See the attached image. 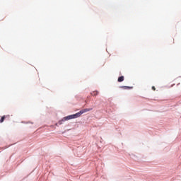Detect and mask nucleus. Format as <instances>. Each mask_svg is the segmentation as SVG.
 Masks as SVG:
<instances>
[{
  "label": "nucleus",
  "mask_w": 181,
  "mask_h": 181,
  "mask_svg": "<svg viewBox=\"0 0 181 181\" xmlns=\"http://www.w3.org/2000/svg\"><path fill=\"white\" fill-rule=\"evenodd\" d=\"M92 110H93V108H86V109H83V110L79 111L78 112L81 113V115H83L84 113H86L87 112H90Z\"/></svg>",
  "instance_id": "f257e3e1"
},
{
  "label": "nucleus",
  "mask_w": 181,
  "mask_h": 181,
  "mask_svg": "<svg viewBox=\"0 0 181 181\" xmlns=\"http://www.w3.org/2000/svg\"><path fill=\"white\" fill-rule=\"evenodd\" d=\"M74 119H76L78 117H80L81 116V112H76V114L71 115Z\"/></svg>",
  "instance_id": "f03ea898"
},
{
  "label": "nucleus",
  "mask_w": 181,
  "mask_h": 181,
  "mask_svg": "<svg viewBox=\"0 0 181 181\" xmlns=\"http://www.w3.org/2000/svg\"><path fill=\"white\" fill-rule=\"evenodd\" d=\"M7 117H9V115H4L2 116L1 119H0V124L3 123Z\"/></svg>",
  "instance_id": "7ed1b4c3"
},
{
  "label": "nucleus",
  "mask_w": 181,
  "mask_h": 181,
  "mask_svg": "<svg viewBox=\"0 0 181 181\" xmlns=\"http://www.w3.org/2000/svg\"><path fill=\"white\" fill-rule=\"evenodd\" d=\"M74 119L71 115H69L66 117H64V119H65V121H67V120H69V119Z\"/></svg>",
  "instance_id": "20e7f679"
},
{
  "label": "nucleus",
  "mask_w": 181,
  "mask_h": 181,
  "mask_svg": "<svg viewBox=\"0 0 181 181\" xmlns=\"http://www.w3.org/2000/svg\"><path fill=\"white\" fill-rule=\"evenodd\" d=\"M124 76H120V77L118 78L117 81H118L119 83H121V82L124 81Z\"/></svg>",
  "instance_id": "39448f33"
},
{
  "label": "nucleus",
  "mask_w": 181,
  "mask_h": 181,
  "mask_svg": "<svg viewBox=\"0 0 181 181\" xmlns=\"http://www.w3.org/2000/svg\"><path fill=\"white\" fill-rule=\"evenodd\" d=\"M122 88H124V90H127V89H132V87H130V86H121Z\"/></svg>",
  "instance_id": "423d86ee"
},
{
  "label": "nucleus",
  "mask_w": 181,
  "mask_h": 181,
  "mask_svg": "<svg viewBox=\"0 0 181 181\" xmlns=\"http://www.w3.org/2000/svg\"><path fill=\"white\" fill-rule=\"evenodd\" d=\"M98 95V91H93V93H91V95L95 96V95Z\"/></svg>",
  "instance_id": "0eeeda50"
},
{
  "label": "nucleus",
  "mask_w": 181,
  "mask_h": 181,
  "mask_svg": "<svg viewBox=\"0 0 181 181\" xmlns=\"http://www.w3.org/2000/svg\"><path fill=\"white\" fill-rule=\"evenodd\" d=\"M151 88H152L153 91H155V90H156L155 86H152Z\"/></svg>",
  "instance_id": "6e6552de"
}]
</instances>
